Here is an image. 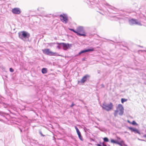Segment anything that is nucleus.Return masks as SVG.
Masks as SVG:
<instances>
[{
	"mask_svg": "<svg viewBox=\"0 0 146 146\" xmlns=\"http://www.w3.org/2000/svg\"><path fill=\"white\" fill-rule=\"evenodd\" d=\"M93 48H88L87 49H84L80 51L76 55V56H78L82 54L86 53L87 52L93 51L94 50Z\"/></svg>",
	"mask_w": 146,
	"mask_h": 146,
	"instance_id": "obj_9",
	"label": "nucleus"
},
{
	"mask_svg": "<svg viewBox=\"0 0 146 146\" xmlns=\"http://www.w3.org/2000/svg\"><path fill=\"white\" fill-rule=\"evenodd\" d=\"M84 129L85 132H86L87 131H88L89 132V131L90 129H87L85 127L84 128Z\"/></svg>",
	"mask_w": 146,
	"mask_h": 146,
	"instance_id": "obj_23",
	"label": "nucleus"
},
{
	"mask_svg": "<svg viewBox=\"0 0 146 146\" xmlns=\"http://www.w3.org/2000/svg\"><path fill=\"white\" fill-rule=\"evenodd\" d=\"M118 111L117 110H116L115 111V112L114 113V115L115 117H116L117 116V112H118Z\"/></svg>",
	"mask_w": 146,
	"mask_h": 146,
	"instance_id": "obj_21",
	"label": "nucleus"
},
{
	"mask_svg": "<svg viewBox=\"0 0 146 146\" xmlns=\"http://www.w3.org/2000/svg\"><path fill=\"white\" fill-rule=\"evenodd\" d=\"M12 12L14 14H19L21 13V11L19 8L16 7L12 9Z\"/></svg>",
	"mask_w": 146,
	"mask_h": 146,
	"instance_id": "obj_10",
	"label": "nucleus"
},
{
	"mask_svg": "<svg viewBox=\"0 0 146 146\" xmlns=\"http://www.w3.org/2000/svg\"><path fill=\"white\" fill-rule=\"evenodd\" d=\"M97 146H107L104 143V142H100V144H96Z\"/></svg>",
	"mask_w": 146,
	"mask_h": 146,
	"instance_id": "obj_16",
	"label": "nucleus"
},
{
	"mask_svg": "<svg viewBox=\"0 0 146 146\" xmlns=\"http://www.w3.org/2000/svg\"><path fill=\"white\" fill-rule=\"evenodd\" d=\"M9 71L11 72H14V70L12 68H9Z\"/></svg>",
	"mask_w": 146,
	"mask_h": 146,
	"instance_id": "obj_25",
	"label": "nucleus"
},
{
	"mask_svg": "<svg viewBox=\"0 0 146 146\" xmlns=\"http://www.w3.org/2000/svg\"><path fill=\"white\" fill-rule=\"evenodd\" d=\"M104 141L105 142H108L109 141V139L107 137H105L103 138Z\"/></svg>",
	"mask_w": 146,
	"mask_h": 146,
	"instance_id": "obj_18",
	"label": "nucleus"
},
{
	"mask_svg": "<svg viewBox=\"0 0 146 146\" xmlns=\"http://www.w3.org/2000/svg\"><path fill=\"white\" fill-rule=\"evenodd\" d=\"M38 143L37 141L35 140H31V144L32 145H36Z\"/></svg>",
	"mask_w": 146,
	"mask_h": 146,
	"instance_id": "obj_14",
	"label": "nucleus"
},
{
	"mask_svg": "<svg viewBox=\"0 0 146 146\" xmlns=\"http://www.w3.org/2000/svg\"><path fill=\"white\" fill-rule=\"evenodd\" d=\"M18 34L19 38L25 41L27 40V39L29 40L30 36V35L29 33L24 31L19 32Z\"/></svg>",
	"mask_w": 146,
	"mask_h": 146,
	"instance_id": "obj_1",
	"label": "nucleus"
},
{
	"mask_svg": "<svg viewBox=\"0 0 146 146\" xmlns=\"http://www.w3.org/2000/svg\"><path fill=\"white\" fill-rule=\"evenodd\" d=\"M82 60H84V59H83Z\"/></svg>",
	"mask_w": 146,
	"mask_h": 146,
	"instance_id": "obj_38",
	"label": "nucleus"
},
{
	"mask_svg": "<svg viewBox=\"0 0 146 146\" xmlns=\"http://www.w3.org/2000/svg\"><path fill=\"white\" fill-rule=\"evenodd\" d=\"M110 141L111 143L117 144L120 146H128L125 143L124 141L122 140L119 142L116 140L111 139Z\"/></svg>",
	"mask_w": 146,
	"mask_h": 146,
	"instance_id": "obj_5",
	"label": "nucleus"
},
{
	"mask_svg": "<svg viewBox=\"0 0 146 146\" xmlns=\"http://www.w3.org/2000/svg\"><path fill=\"white\" fill-rule=\"evenodd\" d=\"M132 124L133 125H137V124L136 123V122L135 121H132Z\"/></svg>",
	"mask_w": 146,
	"mask_h": 146,
	"instance_id": "obj_24",
	"label": "nucleus"
},
{
	"mask_svg": "<svg viewBox=\"0 0 146 146\" xmlns=\"http://www.w3.org/2000/svg\"><path fill=\"white\" fill-rule=\"evenodd\" d=\"M102 107L103 109L108 111L112 109L113 105L111 103H110L108 104H107L105 103H104L103 104Z\"/></svg>",
	"mask_w": 146,
	"mask_h": 146,
	"instance_id": "obj_4",
	"label": "nucleus"
},
{
	"mask_svg": "<svg viewBox=\"0 0 146 146\" xmlns=\"http://www.w3.org/2000/svg\"><path fill=\"white\" fill-rule=\"evenodd\" d=\"M128 128L132 131L133 132L135 133H137L139 134H140V132L137 129L131 127H129Z\"/></svg>",
	"mask_w": 146,
	"mask_h": 146,
	"instance_id": "obj_13",
	"label": "nucleus"
},
{
	"mask_svg": "<svg viewBox=\"0 0 146 146\" xmlns=\"http://www.w3.org/2000/svg\"><path fill=\"white\" fill-rule=\"evenodd\" d=\"M90 3H91V4H92V3H91V1H90Z\"/></svg>",
	"mask_w": 146,
	"mask_h": 146,
	"instance_id": "obj_40",
	"label": "nucleus"
},
{
	"mask_svg": "<svg viewBox=\"0 0 146 146\" xmlns=\"http://www.w3.org/2000/svg\"><path fill=\"white\" fill-rule=\"evenodd\" d=\"M59 44L63 47V50H66L69 48H70L72 46L71 44L68 43H59Z\"/></svg>",
	"mask_w": 146,
	"mask_h": 146,
	"instance_id": "obj_6",
	"label": "nucleus"
},
{
	"mask_svg": "<svg viewBox=\"0 0 146 146\" xmlns=\"http://www.w3.org/2000/svg\"><path fill=\"white\" fill-rule=\"evenodd\" d=\"M41 72L43 74H46L47 72V69L46 68H43L41 70Z\"/></svg>",
	"mask_w": 146,
	"mask_h": 146,
	"instance_id": "obj_15",
	"label": "nucleus"
},
{
	"mask_svg": "<svg viewBox=\"0 0 146 146\" xmlns=\"http://www.w3.org/2000/svg\"><path fill=\"white\" fill-rule=\"evenodd\" d=\"M28 104H30V103H27Z\"/></svg>",
	"mask_w": 146,
	"mask_h": 146,
	"instance_id": "obj_42",
	"label": "nucleus"
},
{
	"mask_svg": "<svg viewBox=\"0 0 146 146\" xmlns=\"http://www.w3.org/2000/svg\"><path fill=\"white\" fill-rule=\"evenodd\" d=\"M143 137L146 138V134L144 135H143Z\"/></svg>",
	"mask_w": 146,
	"mask_h": 146,
	"instance_id": "obj_35",
	"label": "nucleus"
},
{
	"mask_svg": "<svg viewBox=\"0 0 146 146\" xmlns=\"http://www.w3.org/2000/svg\"><path fill=\"white\" fill-rule=\"evenodd\" d=\"M43 53L49 56H60L58 53L53 52L50 50L48 48H45L42 50Z\"/></svg>",
	"mask_w": 146,
	"mask_h": 146,
	"instance_id": "obj_3",
	"label": "nucleus"
},
{
	"mask_svg": "<svg viewBox=\"0 0 146 146\" xmlns=\"http://www.w3.org/2000/svg\"><path fill=\"white\" fill-rule=\"evenodd\" d=\"M138 140H140V141H146V140H144V139H139V138H138Z\"/></svg>",
	"mask_w": 146,
	"mask_h": 146,
	"instance_id": "obj_30",
	"label": "nucleus"
},
{
	"mask_svg": "<svg viewBox=\"0 0 146 146\" xmlns=\"http://www.w3.org/2000/svg\"><path fill=\"white\" fill-rule=\"evenodd\" d=\"M74 127H75V129H76V132L79 131V129H78V127L76 126H75Z\"/></svg>",
	"mask_w": 146,
	"mask_h": 146,
	"instance_id": "obj_28",
	"label": "nucleus"
},
{
	"mask_svg": "<svg viewBox=\"0 0 146 146\" xmlns=\"http://www.w3.org/2000/svg\"><path fill=\"white\" fill-rule=\"evenodd\" d=\"M90 77V76L89 75L86 74L82 78L80 82L82 83H84L88 79H89Z\"/></svg>",
	"mask_w": 146,
	"mask_h": 146,
	"instance_id": "obj_12",
	"label": "nucleus"
},
{
	"mask_svg": "<svg viewBox=\"0 0 146 146\" xmlns=\"http://www.w3.org/2000/svg\"><path fill=\"white\" fill-rule=\"evenodd\" d=\"M19 129L20 130V131L21 132H22V130L20 129V128H19Z\"/></svg>",
	"mask_w": 146,
	"mask_h": 146,
	"instance_id": "obj_36",
	"label": "nucleus"
},
{
	"mask_svg": "<svg viewBox=\"0 0 146 146\" xmlns=\"http://www.w3.org/2000/svg\"><path fill=\"white\" fill-rule=\"evenodd\" d=\"M106 5H107V6H109V5L108 4V3H106Z\"/></svg>",
	"mask_w": 146,
	"mask_h": 146,
	"instance_id": "obj_37",
	"label": "nucleus"
},
{
	"mask_svg": "<svg viewBox=\"0 0 146 146\" xmlns=\"http://www.w3.org/2000/svg\"><path fill=\"white\" fill-rule=\"evenodd\" d=\"M76 132H77V133L78 135L81 134V133H80V131H77Z\"/></svg>",
	"mask_w": 146,
	"mask_h": 146,
	"instance_id": "obj_32",
	"label": "nucleus"
},
{
	"mask_svg": "<svg viewBox=\"0 0 146 146\" xmlns=\"http://www.w3.org/2000/svg\"><path fill=\"white\" fill-rule=\"evenodd\" d=\"M74 105H75V104H74V103L73 102V103H72V104L70 106V107H72L73 106H74Z\"/></svg>",
	"mask_w": 146,
	"mask_h": 146,
	"instance_id": "obj_31",
	"label": "nucleus"
},
{
	"mask_svg": "<svg viewBox=\"0 0 146 146\" xmlns=\"http://www.w3.org/2000/svg\"><path fill=\"white\" fill-rule=\"evenodd\" d=\"M129 23L131 25H140L141 23L138 22L136 19H131L129 21Z\"/></svg>",
	"mask_w": 146,
	"mask_h": 146,
	"instance_id": "obj_8",
	"label": "nucleus"
},
{
	"mask_svg": "<svg viewBox=\"0 0 146 146\" xmlns=\"http://www.w3.org/2000/svg\"><path fill=\"white\" fill-rule=\"evenodd\" d=\"M78 135L79 139L81 141H83V138L81 134Z\"/></svg>",
	"mask_w": 146,
	"mask_h": 146,
	"instance_id": "obj_19",
	"label": "nucleus"
},
{
	"mask_svg": "<svg viewBox=\"0 0 146 146\" xmlns=\"http://www.w3.org/2000/svg\"><path fill=\"white\" fill-rule=\"evenodd\" d=\"M76 32L79 33L80 35L76 34L78 36H83L85 37L86 36V33L84 31L83 27L79 26L77 28Z\"/></svg>",
	"mask_w": 146,
	"mask_h": 146,
	"instance_id": "obj_2",
	"label": "nucleus"
},
{
	"mask_svg": "<svg viewBox=\"0 0 146 146\" xmlns=\"http://www.w3.org/2000/svg\"><path fill=\"white\" fill-rule=\"evenodd\" d=\"M59 43H60L58 42L57 43V44L58 45L57 46V48L59 49H60L61 48V47H62V46L60 44H59Z\"/></svg>",
	"mask_w": 146,
	"mask_h": 146,
	"instance_id": "obj_22",
	"label": "nucleus"
},
{
	"mask_svg": "<svg viewBox=\"0 0 146 146\" xmlns=\"http://www.w3.org/2000/svg\"><path fill=\"white\" fill-rule=\"evenodd\" d=\"M39 134L42 136L44 137V135H43L41 131H39Z\"/></svg>",
	"mask_w": 146,
	"mask_h": 146,
	"instance_id": "obj_29",
	"label": "nucleus"
},
{
	"mask_svg": "<svg viewBox=\"0 0 146 146\" xmlns=\"http://www.w3.org/2000/svg\"><path fill=\"white\" fill-rule=\"evenodd\" d=\"M90 3H91V4H92V3H91V1H90Z\"/></svg>",
	"mask_w": 146,
	"mask_h": 146,
	"instance_id": "obj_41",
	"label": "nucleus"
},
{
	"mask_svg": "<svg viewBox=\"0 0 146 146\" xmlns=\"http://www.w3.org/2000/svg\"><path fill=\"white\" fill-rule=\"evenodd\" d=\"M90 3H91V4H92V3H91V1H90Z\"/></svg>",
	"mask_w": 146,
	"mask_h": 146,
	"instance_id": "obj_39",
	"label": "nucleus"
},
{
	"mask_svg": "<svg viewBox=\"0 0 146 146\" xmlns=\"http://www.w3.org/2000/svg\"><path fill=\"white\" fill-rule=\"evenodd\" d=\"M117 139H118V140H120L121 139V138L119 137H117Z\"/></svg>",
	"mask_w": 146,
	"mask_h": 146,
	"instance_id": "obj_34",
	"label": "nucleus"
},
{
	"mask_svg": "<svg viewBox=\"0 0 146 146\" xmlns=\"http://www.w3.org/2000/svg\"><path fill=\"white\" fill-rule=\"evenodd\" d=\"M101 87H102V88H104V85L103 84H102L101 85Z\"/></svg>",
	"mask_w": 146,
	"mask_h": 146,
	"instance_id": "obj_33",
	"label": "nucleus"
},
{
	"mask_svg": "<svg viewBox=\"0 0 146 146\" xmlns=\"http://www.w3.org/2000/svg\"><path fill=\"white\" fill-rule=\"evenodd\" d=\"M60 20L64 23H67L68 19L67 15L65 14L63 15H60Z\"/></svg>",
	"mask_w": 146,
	"mask_h": 146,
	"instance_id": "obj_7",
	"label": "nucleus"
},
{
	"mask_svg": "<svg viewBox=\"0 0 146 146\" xmlns=\"http://www.w3.org/2000/svg\"><path fill=\"white\" fill-rule=\"evenodd\" d=\"M117 108H119L120 111L119 115L121 116L122 115L124 112V108L123 106L121 104H119L117 108Z\"/></svg>",
	"mask_w": 146,
	"mask_h": 146,
	"instance_id": "obj_11",
	"label": "nucleus"
},
{
	"mask_svg": "<svg viewBox=\"0 0 146 146\" xmlns=\"http://www.w3.org/2000/svg\"><path fill=\"white\" fill-rule=\"evenodd\" d=\"M74 127H75V129H76V132L79 131V129H78V127L76 126H75Z\"/></svg>",
	"mask_w": 146,
	"mask_h": 146,
	"instance_id": "obj_26",
	"label": "nucleus"
},
{
	"mask_svg": "<svg viewBox=\"0 0 146 146\" xmlns=\"http://www.w3.org/2000/svg\"><path fill=\"white\" fill-rule=\"evenodd\" d=\"M69 30L71 31H72L74 33H76V34H79V35H80V34L79 33H78V32H76V30H75L73 29H71V28L69 29Z\"/></svg>",
	"mask_w": 146,
	"mask_h": 146,
	"instance_id": "obj_17",
	"label": "nucleus"
},
{
	"mask_svg": "<svg viewBox=\"0 0 146 146\" xmlns=\"http://www.w3.org/2000/svg\"><path fill=\"white\" fill-rule=\"evenodd\" d=\"M127 101V99H124V98H122L121 99V102L122 103H123L124 102H126Z\"/></svg>",
	"mask_w": 146,
	"mask_h": 146,
	"instance_id": "obj_20",
	"label": "nucleus"
},
{
	"mask_svg": "<svg viewBox=\"0 0 146 146\" xmlns=\"http://www.w3.org/2000/svg\"><path fill=\"white\" fill-rule=\"evenodd\" d=\"M74 127H75V129H76V132L79 131V129H78V127L76 126H75Z\"/></svg>",
	"mask_w": 146,
	"mask_h": 146,
	"instance_id": "obj_27",
	"label": "nucleus"
}]
</instances>
